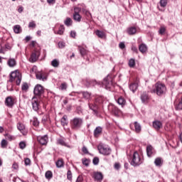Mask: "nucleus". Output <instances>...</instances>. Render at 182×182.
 Listing matches in <instances>:
<instances>
[{
  "label": "nucleus",
  "mask_w": 182,
  "mask_h": 182,
  "mask_svg": "<svg viewBox=\"0 0 182 182\" xmlns=\"http://www.w3.org/2000/svg\"><path fill=\"white\" fill-rule=\"evenodd\" d=\"M108 110L109 112H111V113L114 114V116H119V114H120L121 112L120 109H119V108H117L113 104H109L108 105Z\"/></svg>",
  "instance_id": "9d476101"
},
{
  "label": "nucleus",
  "mask_w": 182,
  "mask_h": 182,
  "mask_svg": "<svg viewBox=\"0 0 182 182\" xmlns=\"http://www.w3.org/2000/svg\"><path fill=\"white\" fill-rule=\"evenodd\" d=\"M97 149L100 154H103L104 156H109L112 153L110 147L105 144H100Z\"/></svg>",
  "instance_id": "39448f33"
},
{
  "label": "nucleus",
  "mask_w": 182,
  "mask_h": 182,
  "mask_svg": "<svg viewBox=\"0 0 182 182\" xmlns=\"http://www.w3.org/2000/svg\"><path fill=\"white\" fill-rule=\"evenodd\" d=\"M31 103L33 109L35 110V112H38V110H39V101L38 100V97L33 96L31 100Z\"/></svg>",
  "instance_id": "f8f14e48"
},
{
  "label": "nucleus",
  "mask_w": 182,
  "mask_h": 182,
  "mask_svg": "<svg viewBox=\"0 0 182 182\" xmlns=\"http://www.w3.org/2000/svg\"><path fill=\"white\" fill-rule=\"evenodd\" d=\"M60 123L63 127H65V126H68V116L64 115L60 119Z\"/></svg>",
  "instance_id": "cd10ccee"
},
{
  "label": "nucleus",
  "mask_w": 182,
  "mask_h": 182,
  "mask_svg": "<svg viewBox=\"0 0 182 182\" xmlns=\"http://www.w3.org/2000/svg\"><path fill=\"white\" fill-rule=\"evenodd\" d=\"M139 49L141 53H146V52H147V46L144 43H141L139 45Z\"/></svg>",
  "instance_id": "5701e85b"
},
{
  "label": "nucleus",
  "mask_w": 182,
  "mask_h": 182,
  "mask_svg": "<svg viewBox=\"0 0 182 182\" xmlns=\"http://www.w3.org/2000/svg\"><path fill=\"white\" fill-rule=\"evenodd\" d=\"M88 106L90 109L92 110V112H94V114H97V107H96V106L90 103H88Z\"/></svg>",
  "instance_id": "4c0bfd02"
},
{
  "label": "nucleus",
  "mask_w": 182,
  "mask_h": 182,
  "mask_svg": "<svg viewBox=\"0 0 182 182\" xmlns=\"http://www.w3.org/2000/svg\"><path fill=\"white\" fill-rule=\"evenodd\" d=\"M90 164V160H89L87 159H82V164L84 166H86V167H87Z\"/></svg>",
  "instance_id": "3c124183"
},
{
  "label": "nucleus",
  "mask_w": 182,
  "mask_h": 182,
  "mask_svg": "<svg viewBox=\"0 0 182 182\" xmlns=\"http://www.w3.org/2000/svg\"><path fill=\"white\" fill-rule=\"evenodd\" d=\"M45 177L47 180H50V178L53 177V173H52V171H47L45 173Z\"/></svg>",
  "instance_id": "e433bc0d"
},
{
  "label": "nucleus",
  "mask_w": 182,
  "mask_h": 182,
  "mask_svg": "<svg viewBox=\"0 0 182 182\" xmlns=\"http://www.w3.org/2000/svg\"><path fill=\"white\" fill-rule=\"evenodd\" d=\"M51 66L53 68H59V60L58 59H54L51 61Z\"/></svg>",
  "instance_id": "ea45409f"
},
{
  "label": "nucleus",
  "mask_w": 182,
  "mask_h": 182,
  "mask_svg": "<svg viewBox=\"0 0 182 182\" xmlns=\"http://www.w3.org/2000/svg\"><path fill=\"white\" fill-rule=\"evenodd\" d=\"M33 124L36 127H38L39 126V121L38 120V118H35L33 121Z\"/></svg>",
  "instance_id": "6e6d98bb"
},
{
  "label": "nucleus",
  "mask_w": 182,
  "mask_h": 182,
  "mask_svg": "<svg viewBox=\"0 0 182 182\" xmlns=\"http://www.w3.org/2000/svg\"><path fill=\"white\" fill-rule=\"evenodd\" d=\"M72 178H73L72 171L70 170H68L67 172V178L70 181H72Z\"/></svg>",
  "instance_id": "09e8293b"
},
{
  "label": "nucleus",
  "mask_w": 182,
  "mask_h": 182,
  "mask_svg": "<svg viewBox=\"0 0 182 182\" xmlns=\"http://www.w3.org/2000/svg\"><path fill=\"white\" fill-rule=\"evenodd\" d=\"M138 87H139V83L137 82H134L129 85V89L130 90H132V92H133V93H134V92L137 90Z\"/></svg>",
  "instance_id": "b1692460"
},
{
  "label": "nucleus",
  "mask_w": 182,
  "mask_h": 182,
  "mask_svg": "<svg viewBox=\"0 0 182 182\" xmlns=\"http://www.w3.org/2000/svg\"><path fill=\"white\" fill-rule=\"evenodd\" d=\"M114 167L115 170H119V168H120V164L115 163Z\"/></svg>",
  "instance_id": "0e129e2a"
},
{
  "label": "nucleus",
  "mask_w": 182,
  "mask_h": 182,
  "mask_svg": "<svg viewBox=\"0 0 182 182\" xmlns=\"http://www.w3.org/2000/svg\"><path fill=\"white\" fill-rule=\"evenodd\" d=\"M167 92V87L162 83H156L154 88L151 90V93H156L157 96H164Z\"/></svg>",
  "instance_id": "f257e3e1"
},
{
  "label": "nucleus",
  "mask_w": 182,
  "mask_h": 182,
  "mask_svg": "<svg viewBox=\"0 0 182 182\" xmlns=\"http://www.w3.org/2000/svg\"><path fill=\"white\" fill-rule=\"evenodd\" d=\"M78 50L81 55V56H85V55H86V49H85V48L78 46Z\"/></svg>",
  "instance_id": "c9c22d12"
},
{
  "label": "nucleus",
  "mask_w": 182,
  "mask_h": 182,
  "mask_svg": "<svg viewBox=\"0 0 182 182\" xmlns=\"http://www.w3.org/2000/svg\"><path fill=\"white\" fill-rule=\"evenodd\" d=\"M14 31L15 33H21V32H22V28H21V26L19 25L14 26Z\"/></svg>",
  "instance_id": "f704fd0d"
},
{
  "label": "nucleus",
  "mask_w": 182,
  "mask_h": 182,
  "mask_svg": "<svg viewBox=\"0 0 182 182\" xmlns=\"http://www.w3.org/2000/svg\"><path fill=\"white\" fill-rule=\"evenodd\" d=\"M163 159L160 157H158L154 160V164L156 166V167H161V166H163Z\"/></svg>",
  "instance_id": "6ab92c4d"
},
{
  "label": "nucleus",
  "mask_w": 182,
  "mask_h": 182,
  "mask_svg": "<svg viewBox=\"0 0 182 182\" xmlns=\"http://www.w3.org/2000/svg\"><path fill=\"white\" fill-rule=\"evenodd\" d=\"M73 23V21H72V18L68 17L65 21H64V24L65 26H72Z\"/></svg>",
  "instance_id": "2f4dec72"
},
{
  "label": "nucleus",
  "mask_w": 182,
  "mask_h": 182,
  "mask_svg": "<svg viewBox=\"0 0 182 182\" xmlns=\"http://www.w3.org/2000/svg\"><path fill=\"white\" fill-rule=\"evenodd\" d=\"M102 132H103V128H102L101 127H97L94 130V136L95 137H99V136L102 134Z\"/></svg>",
  "instance_id": "f3484780"
},
{
  "label": "nucleus",
  "mask_w": 182,
  "mask_h": 182,
  "mask_svg": "<svg viewBox=\"0 0 182 182\" xmlns=\"http://www.w3.org/2000/svg\"><path fill=\"white\" fill-rule=\"evenodd\" d=\"M82 153H84V154H89V151L87 150V148L85 146L82 148Z\"/></svg>",
  "instance_id": "bf43d9fd"
},
{
  "label": "nucleus",
  "mask_w": 182,
  "mask_h": 182,
  "mask_svg": "<svg viewBox=\"0 0 182 182\" xmlns=\"http://www.w3.org/2000/svg\"><path fill=\"white\" fill-rule=\"evenodd\" d=\"M28 28H36V23L33 21L28 23Z\"/></svg>",
  "instance_id": "4d7b16f0"
},
{
  "label": "nucleus",
  "mask_w": 182,
  "mask_h": 182,
  "mask_svg": "<svg viewBox=\"0 0 182 182\" xmlns=\"http://www.w3.org/2000/svg\"><path fill=\"white\" fill-rule=\"evenodd\" d=\"M40 55L41 53L38 50H35L31 55L30 62H31V63H35L39 58Z\"/></svg>",
  "instance_id": "4468645a"
},
{
  "label": "nucleus",
  "mask_w": 182,
  "mask_h": 182,
  "mask_svg": "<svg viewBox=\"0 0 182 182\" xmlns=\"http://www.w3.org/2000/svg\"><path fill=\"white\" fill-rule=\"evenodd\" d=\"M65 43L63 41H60L58 42V48H60V49H63V48H65Z\"/></svg>",
  "instance_id": "5fc2aeb1"
},
{
  "label": "nucleus",
  "mask_w": 182,
  "mask_h": 182,
  "mask_svg": "<svg viewBox=\"0 0 182 182\" xmlns=\"http://www.w3.org/2000/svg\"><path fill=\"white\" fill-rule=\"evenodd\" d=\"M54 33H55V35H63V33H65V26L60 25L58 32L54 31Z\"/></svg>",
  "instance_id": "393cba45"
},
{
  "label": "nucleus",
  "mask_w": 182,
  "mask_h": 182,
  "mask_svg": "<svg viewBox=\"0 0 182 182\" xmlns=\"http://www.w3.org/2000/svg\"><path fill=\"white\" fill-rule=\"evenodd\" d=\"M73 18L75 22H81L82 21V16L80 14H73Z\"/></svg>",
  "instance_id": "a878e982"
},
{
  "label": "nucleus",
  "mask_w": 182,
  "mask_h": 182,
  "mask_svg": "<svg viewBox=\"0 0 182 182\" xmlns=\"http://www.w3.org/2000/svg\"><path fill=\"white\" fill-rule=\"evenodd\" d=\"M43 93H45V88H43V86L40 84H37L33 89L34 96L39 98L42 95H43Z\"/></svg>",
  "instance_id": "0eeeda50"
},
{
  "label": "nucleus",
  "mask_w": 182,
  "mask_h": 182,
  "mask_svg": "<svg viewBox=\"0 0 182 182\" xmlns=\"http://www.w3.org/2000/svg\"><path fill=\"white\" fill-rule=\"evenodd\" d=\"M82 11V8L75 7L74 8V14H79Z\"/></svg>",
  "instance_id": "680f3d73"
},
{
  "label": "nucleus",
  "mask_w": 182,
  "mask_h": 182,
  "mask_svg": "<svg viewBox=\"0 0 182 182\" xmlns=\"http://www.w3.org/2000/svg\"><path fill=\"white\" fill-rule=\"evenodd\" d=\"M119 49H124L126 48V45H124V43L121 42L119 44Z\"/></svg>",
  "instance_id": "e2e57ef3"
},
{
  "label": "nucleus",
  "mask_w": 182,
  "mask_h": 182,
  "mask_svg": "<svg viewBox=\"0 0 182 182\" xmlns=\"http://www.w3.org/2000/svg\"><path fill=\"white\" fill-rule=\"evenodd\" d=\"M12 168H14V170H18V164H16V163L13 164Z\"/></svg>",
  "instance_id": "69168bd1"
},
{
  "label": "nucleus",
  "mask_w": 182,
  "mask_h": 182,
  "mask_svg": "<svg viewBox=\"0 0 182 182\" xmlns=\"http://www.w3.org/2000/svg\"><path fill=\"white\" fill-rule=\"evenodd\" d=\"M18 146H19V148L21 149V150H23V149L26 147V143H25V141H21Z\"/></svg>",
  "instance_id": "603ef678"
},
{
  "label": "nucleus",
  "mask_w": 182,
  "mask_h": 182,
  "mask_svg": "<svg viewBox=\"0 0 182 182\" xmlns=\"http://www.w3.org/2000/svg\"><path fill=\"white\" fill-rule=\"evenodd\" d=\"M152 126L156 132H159L160 129H163V122L159 120H154L152 122Z\"/></svg>",
  "instance_id": "ddd939ff"
},
{
  "label": "nucleus",
  "mask_w": 182,
  "mask_h": 182,
  "mask_svg": "<svg viewBox=\"0 0 182 182\" xmlns=\"http://www.w3.org/2000/svg\"><path fill=\"white\" fill-rule=\"evenodd\" d=\"M102 87L109 90L113 86V79L110 75H107L105 78H104L102 82Z\"/></svg>",
  "instance_id": "423d86ee"
},
{
  "label": "nucleus",
  "mask_w": 182,
  "mask_h": 182,
  "mask_svg": "<svg viewBox=\"0 0 182 182\" xmlns=\"http://www.w3.org/2000/svg\"><path fill=\"white\" fill-rule=\"evenodd\" d=\"M117 103L122 106V107H123V106L126 105V100H124L122 97H119L117 100Z\"/></svg>",
  "instance_id": "7c9ffc66"
},
{
  "label": "nucleus",
  "mask_w": 182,
  "mask_h": 182,
  "mask_svg": "<svg viewBox=\"0 0 182 182\" xmlns=\"http://www.w3.org/2000/svg\"><path fill=\"white\" fill-rule=\"evenodd\" d=\"M127 32L128 35H136V32H137V28H136V27H129L127 28Z\"/></svg>",
  "instance_id": "412c9836"
},
{
  "label": "nucleus",
  "mask_w": 182,
  "mask_h": 182,
  "mask_svg": "<svg viewBox=\"0 0 182 182\" xmlns=\"http://www.w3.org/2000/svg\"><path fill=\"white\" fill-rule=\"evenodd\" d=\"M159 4L161 8H166L167 6V0H160Z\"/></svg>",
  "instance_id": "c03bdc74"
},
{
  "label": "nucleus",
  "mask_w": 182,
  "mask_h": 182,
  "mask_svg": "<svg viewBox=\"0 0 182 182\" xmlns=\"http://www.w3.org/2000/svg\"><path fill=\"white\" fill-rule=\"evenodd\" d=\"M82 11L83 14H85V15H87V16H89V15H91L89 10H87L86 9H82Z\"/></svg>",
  "instance_id": "052dcab7"
},
{
  "label": "nucleus",
  "mask_w": 182,
  "mask_h": 182,
  "mask_svg": "<svg viewBox=\"0 0 182 182\" xmlns=\"http://www.w3.org/2000/svg\"><path fill=\"white\" fill-rule=\"evenodd\" d=\"M82 95L83 98L86 99L87 100H89L90 99V97L92 96V94L89 92H82Z\"/></svg>",
  "instance_id": "72a5a7b5"
},
{
  "label": "nucleus",
  "mask_w": 182,
  "mask_h": 182,
  "mask_svg": "<svg viewBox=\"0 0 182 182\" xmlns=\"http://www.w3.org/2000/svg\"><path fill=\"white\" fill-rule=\"evenodd\" d=\"M9 82H15L16 85L19 86V85H21V82H22V74H21L18 70L11 72L10 74Z\"/></svg>",
  "instance_id": "7ed1b4c3"
},
{
  "label": "nucleus",
  "mask_w": 182,
  "mask_h": 182,
  "mask_svg": "<svg viewBox=\"0 0 182 182\" xmlns=\"http://www.w3.org/2000/svg\"><path fill=\"white\" fill-rule=\"evenodd\" d=\"M165 32H166V27L161 26L159 31V35H164Z\"/></svg>",
  "instance_id": "de8ad7c7"
},
{
  "label": "nucleus",
  "mask_w": 182,
  "mask_h": 182,
  "mask_svg": "<svg viewBox=\"0 0 182 182\" xmlns=\"http://www.w3.org/2000/svg\"><path fill=\"white\" fill-rule=\"evenodd\" d=\"M24 164L25 166H31V159L29 158L24 159Z\"/></svg>",
  "instance_id": "864d4df0"
},
{
  "label": "nucleus",
  "mask_w": 182,
  "mask_h": 182,
  "mask_svg": "<svg viewBox=\"0 0 182 182\" xmlns=\"http://www.w3.org/2000/svg\"><path fill=\"white\" fill-rule=\"evenodd\" d=\"M48 119H49V115L48 114L44 115L42 118L41 123H43V124H45V123L48 122Z\"/></svg>",
  "instance_id": "a18cd8bd"
},
{
  "label": "nucleus",
  "mask_w": 182,
  "mask_h": 182,
  "mask_svg": "<svg viewBox=\"0 0 182 182\" xmlns=\"http://www.w3.org/2000/svg\"><path fill=\"white\" fill-rule=\"evenodd\" d=\"M96 85H100V82H97V81L95 80H92L87 81L86 86H95Z\"/></svg>",
  "instance_id": "bb28decb"
},
{
  "label": "nucleus",
  "mask_w": 182,
  "mask_h": 182,
  "mask_svg": "<svg viewBox=\"0 0 182 182\" xmlns=\"http://www.w3.org/2000/svg\"><path fill=\"white\" fill-rule=\"evenodd\" d=\"M5 136L8 139V140H10V141L14 139V136H13L12 135H9V134H6L5 135Z\"/></svg>",
  "instance_id": "338daca9"
},
{
  "label": "nucleus",
  "mask_w": 182,
  "mask_h": 182,
  "mask_svg": "<svg viewBox=\"0 0 182 182\" xmlns=\"http://www.w3.org/2000/svg\"><path fill=\"white\" fill-rule=\"evenodd\" d=\"M7 65L9 68H15L16 66V60L15 58H9L7 61Z\"/></svg>",
  "instance_id": "a211bd4d"
},
{
  "label": "nucleus",
  "mask_w": 182,
  "mask_h": 182,
  "mask_svg": "<svg viewBox=\"0 0 182 182\" xmlns=\"http://www.w3.org/2000/svg\"><path fill=\"white\" fill-rule=\"evenodd\" d=\"M36 77L38 80L46 82L48 80V73L43 71H37L36 72Z\"/></svg>",
  "instance_id": "1a4fd4ad"
},
{
  "label": "nucleus",
  "mask_w": 182,
  "mask_h": 182,
  "mask_svg": "<svg viewBox=\"0 0 182 182\" xmlns=\"http://www.w3.org/2000/svg\"><path fill=\"white\" fill-rule=\"evenodd\" d=\"M131 166H133V167H139L141 164H143V159L137 153V151L134 152L131 161H129Z\"/></svg>",
  "instance_id": "f03ea898"
},
{
  "label": "nucleus",
  "mask_w": 182,
  "mask_h": 182,
  "mask_svg": "<svg viewBox=\"0 0 182 182\" xmlns=\"http://www.w3.org/2000/svg\"><path fill=\"white\" fill-rule=\"evenodd\" d=\"M176 110H182V97H181V100L179 102V103L176 105Z\"/></svg>",
  "instance_id": "49530a36"
},
{
  "label": "nucleus",
  "mask_w": 182,
  "mask_h": 182,
  "mask_svg": "<svg viewBox=\"0 0 182 182\" xmlns=\"http://www.w3.org/2000/svg\"><path fill=\"white\" fill-rule=\"evenodd\" d=\"M134 124L136 133H140V132H141V125H140L137 122H135Z\"/></svg>",
  "instance_id": "c756f323"
},
{
  "label": "nucleus",
  "mask_w": 182,
  "mask_h": 182,
  "mask_svg": "<svg viewBox=\"0 0 182 182\" xmlns=\"http://www.w3.org/2000/svg\"><path fill=\"white\" fill-rule=\"evenodd\" d=\"M95 35H97V36H98L100 39H104V38H106V33L100 30H97L95 31Z\"/></svg>",
  "instance_id": "4be33fe9"
},
{
  "label": "nucleus",
  "mask_w": 182,
  "mask_h": 182,
  "mask_svg": "<svg viewBox=\"0 0 182 182\" xmlns=\"http://www.w3.org/2000/svg\"><path fill=\"white\" fill-rule=\"evenodd\" d=\"M70 126L73 130H79L83 126V119L80 117H74L70 120Z\"/></svg>",
  "instance_id": "20e7f679"
},
{
  "label": "nucleus",
  "mask_w": 182,
  "mask_h": 182,
  "mask_svg": "<svg viewBox=\"0 0 182 182\" xmlns=\"http://www.w3.org/2000/svg\"><path fill=\"white\" fill-rule=\"evenodd\" d=\"M15 103H16V97L12 96H9L6 97L4 101V105L7 107H10V109H12V107H14Z\"/></svg>",
  "instance_id": "6e6552de"
},
{
  "label": "nucleus",
  "mask_w": 182,
  "mask_h": 182,
  "mask_svg": "<svg viewBox=\"0 0 182 182\" xmlns=\"http://www.w3.org/2000/svg\"><path fill=\"white\" fill-rule=\"evenodd\" d=\"M58 144H60V146H65V147L70 148V146L68 145L66 142L62 139H58Z\"/></svg>",
  "instance_id": "58836bf2"
},
{
  "label": "nucleus",
  "mask_w": 182,
  "mask_h": 182,
  "mask_svg": "<svg viewBox=\"0 0 182 182\" xmlns=\"http://www.w3.org/2000/svg\"><path fill=\"white\" fill-rule=\"evenodd\" d=\"M70 36L71 38H76V31H71Z\"/></svg>",
  "instance_id": "774afa93"
},
{
  "label": "nucleus",
  "mask_w": 182,
  "mask_h": 182,
  "mask_svg": "<svg viewBox=\"0 0 182 182\" xmlns=\"http://www.w3.org/2000/svg\"><path fill=\"white\" fill-rule=\"evenodd\" d=\"M1 146L2 149H6V147L8 146V141H6V139H2L1 142Z\"/></svg>",
  "instance_id": "37998d69"
},
{
  "label": "nucleus",
  "mask_w": 182,
  "mask_h": 182,
  "mask_svg": "<svg viewBox=\"0 0 182 182\" xmlns=\"http://www.w3.org/2000/svg\"><path fill=\"white\" fill-rule=\"evenodd\" d=\"M146 154L148 157H151V154H153V146H148L146 147Z\"/></svg>",
  "instance_id": "473e14b6"
},
{
  "label": "nucleus",
  "mask_w": 182,
  "mask_h": 182,
  "mask_svg": "<svg viewBox=\"0 0 182 182\" xmlns=\"http://www.w3.org/2000/svg\"><path fill=\"white\" fill-rule=\"evenodd\" d=\"M60 90H66L68 89V84L66 82H63L60 86Z\"/></svg>",
  "instance_id": "8fccbe9b"
},
{
  "label": "nucleus",
  "mask_w": 182,
  "mask_h": 182,
  "mask_svg": "<svg viewBox=\"0 0 182 182\" xmlns=\"http://www.w3.org/2000/svg\"><path fill=\"white\" fill-rule=\"evenodd\" d=\"M17 129L23 136H26L28 131L26 130V128H25V125L23 124L18 122L17 124Z\"/></svg>",
  "instance_id": "2eb2a0df"
},
{
  "label": "nucleus",
  "mask_w": 182,
  "mask_h": 182,
  "mask_svg": "<svg viewBox=\"0 0 182 182\" xmlns=\"http://www.w3.org/2000/svg\"><path fill=\"white\" fill-rule=\"evenodd\" d=\"M48 135L37 136V141L42 146H46V144H48Z\"/></svg>",
  "instance_id": "9b49d317"
},
{
  "label": "nucleus",
  "mask_w": 182,
  "mask_h": 182,
  "mask_svg": "<svg viewBox=\"0 0 182 182\" xmlns=\"http://www.w3.org/2000/svg\"><path fill=\"white\" fill-rule=\"evenodd\" d=\"M55 166L58 168H62V167H63L64 166V162H63V159H58L56 162H55Z\"/></svg>",
  "instance_id": "c85d7f7f"
},
{
  "label": "nucleus",
  "mask_w": 182,
  "mask_h": 182,
  "mask_svg": "<svg viewBox=\"0 0 182 182\" xmlns=\"http://www.w3.org/2000/svg\"><path fill=\"white\" fill-rule=\"evenodd\" d=\"M128 65L129 68H134V66H136V60H134V58H131L129 60Z\"/></svg>",
  "instance_id": "a19ab883"
},
{
  "label": "nucleus",
  "mask_w": 182,
  "mask_h": 182,
  "mask_svg": "<svg viewBox=\"0 0 182 182\" xmlns=\"http://www.w3.org/2000/svg\"><path fill=\"white\" fill-rule=\"evenodd\" d=\"M141 100L142 103H147L149 100V94H147V92H143L141 95Z\"/></svg>",
  "instance_id": "aec40b11"
},
{
  "label": "nucleus",
  "mask_w": 182,
  "mask_h": 182,
  "mask_svg": "<svg viewBox=\"0 0 182 182\" xmlns=\"http://www.w3.org/2000/svg\"><path fill=\"white\" fill-rule=\"evenodd\" d=\"M28 89H29V85L26 82H23L21 85V90L23 92H27Z\"/></svg>",
  "instance_id": "79ce46f5"
},
{
  "label": "nucleus",
  "mask_w": 182,
  "mask_h": 182,
  "mask_svg": "<svg viewBox=\"0 0 182 182\" xmlns=\"http://www.w3.org/2000/svg\"><path fill=\"white\" fill-rule=\"evenodd\" d=\"M92 163L93 164H95V166H97V164H99V158L97 157L94 158L92 160Z\"/></svg>",
  "instance_id": "13d9d810"
},
{
  "label": "nucleus",
  "mask_w": 182,
  "mask_h": 182,
  "mask_svg": "<svg viewBox=\"0 0 182 182\" xmlns=\"http://www.w3.org/2000/svg\"><path fill=\"white\" fill-rule=\"evenodd\" d=\"M92 177L97 182H102L103 180V174L101 172H94Z\"/></svg>",
  "instance_id": "dca6fc26"
}]
</instances>
